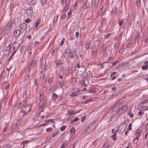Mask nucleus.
Masks as SVG:
<instances>
[{
  "instance_id": "nucleus-1",
  "label": "nucleus",
  "mask_w": 148,
  "mask_h": 148,
  "mask_svg": "<svg viewBox=\"0 0 148 148\" xmlns=\"http://www.w3.org/2000/svg\"><path fill=\"white\" fill-rule=\"evenodd\" d=\"M128 108V105L123 106L122 102L119 101L112 107V110L113 112H116V115L119 116L125 112Z\"/></svg>"
},
{
  "instance_id": "nucleus-2",
  "label": "nucleus",
  "mask_w": 148,
  "mask_h": 148,
  "mask_svg": "<svg viewBox=\"0 0 148 148\" xmlns=\"http://www.w3.org/2000/svg\"><path fill=\"white\" fill-rule=\"evenodd\" d=\"M97 125L96 124L95 122H92L86 127L85 130V132L87 134L90 133L96 127Z\"/></svg>"
},
{
  "instance_id": "nucleus-3",
  "label": "nucleus",
  "mask_w": 148,
  "mask_h": 148,
  "mask_svg": "<svg viewBox=\"0 0 148 148\" xmlns=\"http://www.w3.org/2000/svg\"><path fill=\"white\" fill-rule=\"evenodd\" d=\"M67 52H68V54L69 55V58H73L76 55V51L75 50L71 51L70 49H68ZM67 53V52H66Z\"/></svg>"
},
{
  "instance_id": "nucleus-4",
  "label": "nucleus",
  "mask_w": 148,
  "mask_h": 148,
  "mask_svg": "<svg viewBox=\"0 0 148 148\" xmlns=\"http://www.w3.org/2000/svg\"><path fill=\"white\" fill-rule=\"evenodd\" d=\"M27 15L29 17L32 16L33 13V8L32 7H29L27 10Z\"/></svg>"
},
{
  "instance_id": "nucleus-5",
  "label": "nucleus",
  "mask_w": 148,
  "mask_h": 148,
  "mask_svg": "<svg viewBox=\"0 0 148 148\" xmlns=\"http://www.w3.org/2000/svg\"><path fill=\"white\" fill-rule=\"evenodd\" d=\"M46 103V102L45 99H43L41 100L39 103V108L42 109Z\"/></svg>"
},
{
  "instance_id": "nucleus-6",
  "label": "nucleus",
  "mask_w": 148,
  "mask_h": 148,
  "mask_svg": "<svg viewBox=\"0 0 148 148\" xmlns=\"http://www.w3.org/2000/svg\"><path fill=\"white\" fill-rule=\"evenodd\" d=\"M142 131L140 129H138L135 131V135L136 136L139 137L141 135Z\"/></svg>"
},
{
  "instance_id": "nucleus-7",
  "label": "nucleus",
  "mask_w": 148,
  "mask_h": 148,
  "mask_svg": "<svg viewBox=\"0 0 148 148\" xmlns=\"http://www.w3.org/2000/svg\"><path fill=\"white\" fill-rule=\"evenodd\" d=\"M12 22H9L5 27V30H9L10 29L12 26Z\"/></svg>"
},
{
  "instance_id": "nucleus-8",
  "label": "nucleus",
  "mask_w": 148,
  "mask_h": 148,
  "mask_svg": "<svg viewBox=\"0 0 148 148\" xmlns=\"http://www.w3.org/2000/svg\"><path fill=\"white\" fill-rule=\"evenodd\" d=\"M27 2L29 5H34L36 3V0H27Z\"/></svg>"
},
{
  "instance_id": "nucleus-9",
  "label": "nucleus",
  "mask_w": 148,
  "mask_h": 148,
  "mask_svg": "<svg viewBox=\"0 0 148 148\" xmlns=\"http://www.w3.org/2000/svg\"><path fill=\"white\" fill-rule=\"evenodd\" d=\"M148 61H146L144 62V65L142 66V69L143 70H147L148 69Z\"/></svg>"
},
{
  "instance_id": "nucleus-10",
  "label": "nucleus",
  "mask_w": 148,
  "mask_h": 148,
  "mask_svg": "<svg viewBox=\"0 0 148 148\" xmlns=\"http://www.w3.org/2000/svg\"><path fill=\"white\" fill-rule=\"evenodd\" d=\"M20 31L18 29L16 30L14 32V35L15 37H17L19 35Z\"/></svg>"
},
{
  "instance_id": "nucleus-11",
  "label": "nucleus",
  "mask_w": 148,
  "mask_h": 148,
  "mask_svg": "<svg viewBox=\"0 0 148 148\" xmlns=\"http://www.w3.org/2000/svg\"><path fill=\"white\" fill-rule=\"evenodd\" d=\"M75 113V111L73 110H69L67 111V114L70 116L72 115Z\"/></svg>"
},
{
  "instance_id": "nucleus-12",
  "label": "nucleus",
  "mask_w": 148,
  "mask_h": 148,
  "mask_svg": "<svg viewBox=\"0 0 148 148\" xmlns=\"http://www.w3.org/2000/svg\"><path fill=\"white\" fill-rule=\"evenodd\" d=\"M69 3L68 2V3H66V5H65L63 10V11L65 12L67 11L69 9Z\"/></svg>"
},
{
  "instance_id": "nucleus-13",
  "label": "nucleus",
  "mask_w": 148,
  "mask_h": 148,
  "mask_svg": "<svg viewBox=\"0 0 148 148\" xmlns=\"http://www.w3.org/2000/svg\"><path fill=\"white\" fill-rule=\"evenodd\" d=\"M62 3L63 4H64L65 5H66V3H68V2L69 3V5L70 4V0H60Z\"/></svg>"
},
{
  "instance_id": "nucleus-14",
  "label": "nucleus",
  "mask_w": 148,
  "mask_h": 148,
  "mask_svg": "<svg viewBox=\"0 0 148 148\" xmlns=\"http://www.w3.org/2000/svg\"><path fill=\"white\" fill-rule=\"evenodd\" d=\"M2 85L4 87V88L5 89L8 88L9 87V85L7 82H3Z\"/></svg>"
},
{
  "instance_id": "nucleus-15",
  "label": "nucleus",
  "mask_w": 148,
  "mask_h": 148,
  "mask_svg": "<svg viewBox=\"0 0 148 148\" xmlns=\"http://www.w3.org/2000/svg\"><path fill=\"white\" fill-rule=\"evenodd\" d=\"M110 145V142H106L104 145V148H108Z\"/></svg>"
},
{
  "instance_id": "nucleus-16",
  "label": "nucleus",
  "mask_w": 148,
  "mask_h": 148,
  "mask_svg": "<svg viewBox=\"0 0 148 148\" xmlns=\"http://www.w3.org/2000/svg\"><path fill=\"white\" fill-rule=\"evenodd\" d=\"M72 10H70L67 13V18H70L72 14Z\"/></svg>"
},
{
  "instance_id": "nucleus-17",
  "label": "nucleus",
  "mask_w": 148,
  "mask_h": 148,
  "mask_svg": "<svg viewBox=\"0 0 148 148\" xmlns=\"http://www.w3.org/2000/svg\"><path fill=\"white\" fill-rule=\"evenodd\" d=\"M87 1L83 2V5H82V7H83V8H86L88 7V6L87 5Z\"/></svg>"
},
{
  "instance_id": "nucleus-18",
  "label": "nucleus",
  "mask_w": 148,
  "mask_h": 148,
  "mask_svg": "<svg viewBox=\"0 0 148 148\" xmlns=\"http://www.w3.org/2000/svg\"><path fill=\"white\" fill-rule=\"evenodd\" d=\"M116 131L112 135L111 137L112 138L113 140H116V138L115 137V136L116 135Z\"/></svg>"
},
{
  "instance_id": "nucleus-19",
  "label": "nucleus",
  "mask_w": 148,
  "mask_h": 148,
  "mask_svg": "<svg viewBox=\"0 0 148 148\" xmlns=\"http://www.w3.org/2000/svg\"><path fill=\"white\" fill-rule=\"evenodd\" d=\"M59 130H57L52 135V136L53 137H54L56 136L59 133Z\"/></svg>"
},
{
  "instance_id": "nucleus-20",
  "label": "nucleus",
  "mask_w": 148,
  "mask_h": 148,
  "mask_svg": "<svg viewBox=\"0 0 148 148\" xmlns=\"http://www.w3.org/2000/svg\"><path fill=\"white\" fill-rule=\"evenodd\" d=\"M41 21V20L40 18H38L35 21V25H38V24H40Z\"/></svg>"
},
{
  "instance_id": "nucleus-21",
  "label": "nucleus",
  "mask_w": 148,
  "mask_h": 148,
  "mask_svg": "<svg viewBox=\"0 0 148 148\" xmlns=\"http://www.w3.org/2000/svg\"><path fill=\"white\" fill-rule=\"evenodd\" d=\"M57 95H56V94L53 93V94L52 96V99L53 100H55L56 99V98H57Z\"/></svg>"
},
{
  "instance_id": "nucleus-22",
  "label": "nucleus",
  "mask_w": 148,
  "mask_h": 148,
  "mask_svg": "<svg viewBox=\"0 0 148 148\" xmlns=\"http://www.w3.org/2000/svg\"><path fill=\"white\" fill-rule=\"evenodd\" d=\"M66 143V140H64L60 148H64Z\"/></svg>"
},
{
  "instance_id": "nucleus-23",
  "label": "nucleus",
  "mask_w": 148,
  "mask_h": 148,
  "mask_svg": "<svg viewBox=\"0 0 148 148\" xmlns=\"http://www.w3.org/2000/svg\"><path fill=\"white\" fill-rule=\"evenodd\" d=\"M66 126L64 125H63L60 128V130L61 131H63L66 128Z\"/></svg>"
},
{
  "instance_id": "nucleus-24",
  "label": "nucleus",
  "mask_w": 148,
  "mask_h": 148,
  "mask_svg": "<svg viewBox=\"0 0 148 148\" xmlns=\"http://www.w3.org/2000/svg\"><path fill=\"white\" fill-rule=\"evenodd\" d=\"M148 110V106H143L142 107V110Z\"/></svg>"
},
{
  "instance_id": "nucleus-25",
  "label": "nucleus",
  "mask_w": 148,
  "mask_h": 148,
  "mask_svg": "<svg viewBox=\"0 0 148 148\" xmlns=\"http://www.w3.org/2000/svg\"><path fill=\"white\" fill-rule=\"evenodd\" d=\"M75 132V130L73 128H72L70 130V133L72 134H73Z\"/></svg>"
},
{
  "instance_id": "nucleus-26",
  "label": "nucleus",
  "mask_w": 148,
  "mask_h": 148,
  "mask_svg": "<svg viewBox=\"0 0 148 148\" xmlns=\"http://www.w3.org/2000/svg\"><path fill=\"white\" fill-rule=\"evenodd\" d=\"M124 21V20L123 19H122L119 22V25L120 26H121L122 24H123Z\"/></svg>"
},
{
  "instance_id": "nucleus-27",
  "label": "nucleus",
  "mask_w": 148,
  "mask_h": 148,
  "mask_svg": "<svg viewBox=\"0 0 148 148\" xmlns=\"http://www.w3.org/2000/svg\"><path fill=\"white\" fill-rule=\"evenodd\" d=\"M49 122H51V123H53V120L52 119H49L45 121L46 123H49Z\"/></svg>"
},
{
  "instance_id": "nucleus-28",
  "label": "nucleus",
  "mask_w": 148,
  "mask_h": 148,
  "mask_svg": "<svg viewBox=\"0 0 148 148\" xmlns=\"http://www.w3.org/2000/svg\"><path fill=\"white\" fill-rule=\"evenodd\" d=\"M79 120V118L78 117H76L74 119H73L71 122V123H72L73 122H75Z\"/></svg>"
},
{
  "instance_id": "nucleus-29",
  "label": "nucleus",
  "mask_w": 148,
  "mask_h": 148,
  "mask_svg": "<svg viewBox=\"0 0 148 148\" xmlns=\"http://www.w3.org/2000/svg\"><path fill=\"white\" fill-rule=\"evenodd\" d=\"M59 85L61 86H63L64 84V81H62L61 82H58Z\"/></svg>"
},
{
  "instance_id": "nucleus-30",
  "label": "nucleus",
  "mask_w": 148,
  "mask_h": 148,
  "mask_svg": "<svg viewBox=\"0 0 148 148\" xmlns=\"http://www.w3.org/2000/svg\"><path fill=\"white\" fill-rule=\"evenodd\" d=\"M34 84L35 86H37L38 84V81L37 79H35L34 82Z\"/></svg>"
},
{
  "instance_id": "nucleus-31",
  "label": "nucleus",
  "mask_w": 148,
  "mask_h": 148,
  "mask_svg": "<svg viewBox=\"0 0 148 148\" xmlns=\"http://www.w3.org/2000/svg\"><path fill=\"white\" fill-rule=\"evenodd\" d=\"M36 64H32L31 65V64L29 66V68L30 69H34L35 68Z\"/></svg>"
},
{
  "instance_id": "nucleus-32",
  "label": "nucleus",
  "mask_w": 148,
  "mask_h": 148,
  "mask_svg": "<svg viewBox=\"0 0 148 148\" xmlns=\"http://www.w3.org/2000/svg\"><path fill=\"white\" fill-rule=\"evenodd\" d=\"M47 0H40V1L42 4H45L46 3Z\"/></svg>"
},
{
  "instance_id": "nucleus-33",
  "label": "nucleus",
  "mask_w": 148,
  "mask_h": 148,
  "mask_svg": "<svg viewBox=\"0 0 148 148\" xmlns=\"http://www.w3.org/2000/svg\"><path fill=\"white\" fill-rule=\"evenodd\" d=\"M128 114L130 116L131 118H132L133 116V114L131 112H129Z\"/></svg>"
},
{
  "instance_id": "nucleus-34",
  "label": "nucleus",
  "mask_w": 148,
  "mask_h": 148,
  "mask_svg": "<svg viewBox=\"0 0 148 148\" xmlns=\"http://www.w3.org/2000/svg\"><path fill=\"white\" fill-rule=\"evenodd\" d=\"M52 127H49L46 129V132H49L50 131H52Z\"/></svg>"
},
{
  "instance_id": "nucleus-35",
  "label": "nucleus",
  "mask_w": 148,
  "mask_h": 148,
  "mask_svg": "<svg viewBox=\"0 0 148 148\" xmlns=\"http://www.w3.org/2000/svg\"><path fill=\"white\" fill-rule=\"evenodd\" d=\"M144 114V112L143 111H139L138 112V115H141V116H142Z\"/></svg>"
},
{
  "instance_id": "nucleus-36",
  "label": "nucleus",
  "mask_w": 148,
  "mask_h": 148,
  "mask_svg": "<svg viewBox=\"0 0 148 148\" xmlns=\"http://www.w3.org/2000/svg\"><path fill=\"white\" fill-rule=\"evenodd\" d=\"M19 124L20 123H18L17 121V122H16V123L13 126V128H14V127L17 126L18 125H19Z\"/></svg>"
},
{
  "instance_id": "nucleus-37",
  "label": "nucleus",
  "mask_w": 148,
  "mask_h": 148,
  "mask_svg": "<svg viewBox=\"0 0 148 148\" xmlns=\"http://www.w3.org/2000/svg\"><path fill=\"white\" fill-rule=\"evenodd\" d=\"M52 80L53 79L52 78H51L49 79L48 81V83L49 84H51L52 82Z\"/></svg>"
},
{
  "instance_id": "nucleus-38",
  "label": "nucleus",
  "mask_w": 148,
  "mask_h": 148,
  "mask_svg": "<svg viewBox=\"0 0 148 148\" xmlns=\"http://www.w3.org/2000/svg\"><path fill=\"white\" fill-rule=\"evenodd\" d=\"M141 0H137L136 4L138 6H139L140 4Z\"/></svg>"
},
{
  "instance_id": "nucleus-39",
  "label": "nucleus",
  "mask_w": 148,
  "mask_h": 148,
  "mask_svg": "<svg viewBox=\"0 0 148 148\" xmlns=\"http://www.w3.org/2000/svg\"><path fill=\"white\" fill-rule=\"evenodd\" d=\"M32 49L31 48H29L28 49V53L31 54Z\"/></svg>"
},
{
  "instance_id": "nucleus-40",
  "label": "nucleus",
  "mask_w": 148,
  "mask_h": 148,
  "mask_svg": "<svg viewBox=\"0 0 148 148\" xmlns=\"http://www.w3.org/2000/svg\"><path fill=\"white\" fill-rule=\"evenodd\" d=\"M105 10L103 8V7H102L101 9V14H103V12Z\"/></svg>"
},
{
  "instance_id": "nucleus-41",
  "label": "nucleus",
  "mask_w": 148,
  "mask_h": 148,
  "mask_svg": "<svg viewBox=\"0 0 148 148\" xmlns=\"http://www.w3.org/2000/svg\"><path fill=\"white\" fill-rule=\"evenodd\" d=\"M85 83L84 80H82L79 82V83L80 84H84Z\"/></svg>"
},
{
  "instance_id": "nucleus-42",
  "label": "nucleus",
  "mask_w": 148,
  "mask_h": 148,
  "mask_svg": "<svg viewBox=\"0 0 148 148\" xmlns=\"http://www.w3.org/2000/svg\"><path fill=\"white\" fill-rule=\"evenodd\" d=\"M114 118V116L113 115L110 118V120H109V122H110Z\"/></svg>"
},
{
  "instance_id": "nucleus-43",
  "label": "nucleus",
  "mask_w": 148,
  "mask_h": 148,
  "mask_svg": "<svg viewBox=\"0 0 148 148\" xmlns=\"http://www.w3.org/2000/svg\"><path fill=\"white\" fill-rule=\"evenodd\" d=\"M29 142V141L28 140H23L22 142V144L23 145H24Z\"/></svg>"
},
{
  "instance_id": "nucleus-44",
  "label": "nucleus",
  "mask_w": 148,
  "mask_h": 148,
  "mask_svg": "<svg viewBox=\"0 0 148 148\" xmlns=\"http://www.w3.org/2000/svg\"><path fill=\"white\" fill-rule=\"evenodd\" d=\"M21 26H23L24 27L23 29H25L26 28V24L25 23H23L21 25Z\"/></svg>"
},
{
  "instance_id": "nucleus-45",
  "label": "nucleus",
  "mask_w": 148,
  "mask_h": 148,
  "mask_svg": "<svg viewBox=\"0 0 148 148\" xmlns=\"http://www.w3.org/2000/svg\"><path fill=\"white\" fill-rule=\"evenodd\" d=\"M7 128V125L5 126L3 128V132H6Z\"/></svg>"
},
{
  "instance_id": "nucleus-46",
  "label": "nucleus",
  "mask_w": 148,
  "mask_h": 148,
  "mask_svg": "<svg viewBox=\"0 0 148 148\" xmlns=\"http://www.w3.org/2000/svg\"><path fill=\"white\" fill-rule=\"evenodd\" d=\"M86 118V116H82L81 118V121L82 122H83L85 119Z\"/></svg>"
},
{
  "instance_id": "nucleus-47",
  "label": "nucleus",
  "mask_w": 148,
  "mask_h": 148,
  "mask_svg": "<svg viewBox=\"0 0 148 148\" xmlns=\"http://www.w3.org/2000/svg\"><path fill=\"white\" fill-rule=\"evenodd\" d=\"M132 126V124L131 123L129 125V126H128L129 128L128 129V130H130L132 129V128L131 127Z\"/></svg>"
},
{
  "instance_id": "nucleus-48",
  "label": "nucleus",
  "mask_w": 148,
  "mask_h": 148,
  "mask_svg": "<svg viewBox=\"0 0 148 148\" xmlns=\"http://www.w3.org/2000/svg\"><path fill=\"white\" fill-rule=\"evenodd\" d=\"M65 40V39L64 38H63L61 41V42L60 43V45H61L63 44L64 43V42Z\"/></svg>"
},
{
  "instance_id": "nucleus-49",
  "label": "nucleus",
  "mask_w": 148,
  "mask_h": 148,
  "mask_svg": "<svg viewBox=\"0 0 148 148\" xmlns=\"http://www.w3.org/2000/svg\"><path fill=\"white\" fill-rule=\"evenodd\" d=\"M148 102V97L146 99L145 101H143V103H146Z\"/></svg>"
},
{
  "instance_id": "nucleus-50",
  "label": "nucleus",
  "mask_w": 148,
  "mask_h": 148,
  "mask_svg": "<svg viewBox=\"0 0 148 148\" xmlns=\"http://www.w3.org/2000/svg\"><path fill=\"white\" fill-rule=\"evenodd\" d=\"M3 147V148H10V146L8 145H5Z\"/></svg>"
},
{
  "instance_id": "nucleus-51",
  "label": "nucleus",
  "mask_w": 148,
  "mask_h": 148,
  "mask_svg": "<svg viewBox=\"0 0 148 148\" xmlns=\"http://www.w3.org/2000/svg\"><path fill=\"white\" fill-rule=\"evenodd\" d=\"M139 137H137V136H136V137H135L133 140V142H134V140H138V138H139Z\"/></svg>"
},
{
  "instance_id": "nucleus-52",
  "label": "nucleus",
  "mask_w": 148,
  "mask_h": 148,
  "mask_svg": "<svg viewBox=\"0 0 148 148\" xmlns=\"http://www.w3.org/2000/svg\"><path fill=\"white\" fill-rule=\"evenodd\" d=\"M76 95V94L75 92H73L70 95L71 96H73Z\"/></svg>"
},
{
  "instance_id": "nucleus-53",
  "label": "nucleus",
  "mask_w": 148,
  "mask_h": 148,
  "mask_svg": "<svg viewBox=\"0 0 148 148\" xmlns=\"http://www.w3.org/2000/svg\"><path fill=\"white\" fill-rule=\"evenodd\" d=\"M79 33L78 32H77L75 34V36L77 37H78L79 36Z\"/></svg>"
},
{
  "instance_id": "nucleus-54",
  "label": "nucleus",
  "mask_w": 148,
  "mask_h": 148,
  "mask_svg": "<svg viewBox=\"0 0 148 148\" xmlns=\"http://www.w3.org/2000/svg\"><path fill=\"white\" fill-rule=\"evenodd\" d=\"M30 19L29 18H27V19L25 21V22L27 23H28L29 22V21H30Z\"/></svg>"
},
{
  "instance_id": "nucleus-55",
  "label": "nucleus",
  "mask_w": 148,
  "mask_h": 148,
  "mask_svg": "<svg viewBox=\"0 0 148 148\" xmlns=\"http://www.w3.org/2000/svg\"><path fill=\"white\" fill-rule=\"evenodd\" d=\"M116 72H113L112 73L110 74L111 77H112V75H114L116 74Z\"/></svg>"
},
{
  "instance_id": "nucleus-56",
  "label": "nucleus",
  "mask_w": 148,
  "mask_h": 148,
  "mask_svg": "<svg viewBox=\"0 0 148 148\" xmlns=\"http://www.w3.org/2000/svg\"><path fill=\"white\" fill-rule=\"evenodd\" d=\"M34 44L38 46L39 45V43L38 42L36 41L35 42Z\"/></svg>"
},
{
  "instance_id": "nucleus-57",
  "label": "nucleus",
  "mask_w": 148,
  "mask_h": 148,
  "mask_svg": "<svg viewBox=\"0 0 148 148\" xmlns=\"http://www.w3.org/2000/svg\"><path fill=\"white\" fill-rule=\"evenodd\" d=\"M35 60H33L32 61V62H31V65H32V64H35Z\"/></svg>"
},
{
  "instance_id": "nucleus-58",
  "label": "nucleus",
  "mask_w": 148,
  "mask_h": 148,
  "mask_svg": "<svg viewBox=\"0 0 148 148\" xmlns=\"http://www.w3.org/2000/svg\"><path fill=\"white\" fill-rule=\"evenodd\" d=\"M92 100H88L86 101L85 103H88L90 101H91Z\"/></svg>"
},
{
  "instance_id": "nucleus-59",
  "label": "nucleus",
  "mask_w": 148,
  "mask_h": 148,
  "mask_svg": "<svg viewBox=\"0 0 148 148\" xmlns=\"http://www.w3.org/2000/svg\"><path fill=\"white\" fill-rule=\"evenodd\" d=\"M118 62V61H116V62H114V63L112 64V65H113V66H114L116 64V63H117V62Z\"/></svg>"
},
{
  "instance_id": "nucleus-60",
  "label": "nucleus",
  "mask_w": 148,
  "mask_h": 148,
  "mask_svg": "<svg viewBox=\"0 0 148 148\" xmlns=\"http://www.w3.org/2000/svg\"><path fill=\"white\" fill-rule=\"evenodd\" d=\"M66 17V15L64 14L63 15L62 17V18H65Z\"/></svg>"
},
{
  "instance_id": "nucleus-61",
  "label": "nucleus",
  "mask_w": 148,
  "mask_h": 148,
  "mask_svg": "<svg viewBox=\"0 0 148 148\" xmlns=\"http://www.w3.org/2000/svg\"><path fill=\"white\" fill-rule=\"evenodd\" d=\"M143 2L144 5H145L147 2V0H143Z\"/></svg>"
},
{
  "instance_id": "nucleus-62",
  "label": "nucleus",
  "mask_w": 148,
  "mask_h": 148,
  "mask_svg": "<svg viewBox=\"0 0 148 148\" xmlns=\"http://www.w3.org/2000/svg\"><path fill=\"white\" fill-rule=\"evenodd\" d=\"M112 133L113 134L115 133V130L114 129H112Z\"/></svg>"
},
{
  "instance_id": "nucleus-63",
  "label": "nucleus",
  "mask_w": 148,
  "mask_h": 148,
  "mask_svg": "<svg viewBox=\"0 0 148 148\" xmlns=\"http://www.w3.org/2000/svg\"><path fill=\"white\" fill-rule=\"evenodd\" d=\"M116 78V76H114V77H112V80H113L115 79Z\"/></svg>"
},
{
  "instance_id": "nucleus-64",
  "label": "nucleus",
  "mask_w": 148,
  "mask_h": 148,
  "mask_svg": "<svg viewBox=\"0 0 148 148\" xmlns=\"http://www.w3.org/2000/svg\"><path fill=\"white\" fill-rule=\"evenodd\" d=\"M72 80L74 81L75 82L76 81V79L75 78L73 77L72 79Z\"/></svg>"
}]
</instances>
